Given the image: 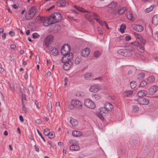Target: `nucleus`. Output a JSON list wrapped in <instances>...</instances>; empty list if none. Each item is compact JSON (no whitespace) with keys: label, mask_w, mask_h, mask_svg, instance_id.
I'll list each match as a JSON object with an SVG mask.
<instances>
[{"label":"nucleus","mask_w":158,"mask_h":158,"mask_svg":"<svg viewBox=\"0 0 158 158\" xmlns=\"http://www.w3.org/2000/svg\"><path fill=\"white\" fill-rule=\"evenodd\" d=\"M74 7L77 10L82 12H86L85 15V18L88 19L89 21L93 22L94 20V14L95 13H91L88 12L87 11L85 10L84 8L78 7L77 6H74Z\"/></svg>","instance_id":"f257e3e1"},{"label":"nucleus","mask_w":158,"mask_h":158,"mask_svg":"<svg viewBox=\"0 0 158 158\" xmlns=\"http://www.w3.org/2000/svg\"><path fill=\"white\" fill-rule=\"evenodd\" d=\"M36 23H40L41 21L43 22V25L45 26H47L48 25L53 24L50 17H37L35 20Z\"/></svg>","instance_id":"f03ea898"},{"label":"nucleus","mask_w":158,"mask_h":158,"mask_svg":"<svg viewBox=\"0 0 158 158\" xmlns=\"http://www.w3.org/2000/svg\"><path fill=\"white\" fill-rule=\"evenodd\" d=\"M82 106L81 102L79 100L77 99L72 100L71 101L70 104L69 106V108L71 110L74 108L81 109Z\"/></svg>","instance_id":"7ed1b4c3"},{"label":"nucleus","mask_w":158,"mask_h":158,"mask_svg":"<svg viewBox=\"0 0 158 158\" xmlns=\"http://www.w3.org/2000/svg\"><path fill=\"white\" fill-rule=\"evenodd\" d=\"M49 17L53 24L59 22L62 19L61 15L58 12H56L52 14Z\"/></svg>","instance_id":"20e7f679"},{"label":"nucleus","mask_w":158,"mask_h":158,"mask_svg":"<svg viewBox=\"0 0 158 158\" xmlns=\"http://www.w3.org/2000/svg\"><path fill=\"white\" fill-rule=\"evenodd\" d=\"M36 10L35 7H32L29 9L28 13L25 14V16L27 19L29 20L31 19L35 15Z\"/></svg>","instance_id":"39448f33"},{"label":"nucleus","mask_w":158,"mask_h":158,"mask_svg":"<svg viewBox=\"0 0 158 158\" xmlns=\"http://www.w3.org/2000/svg\"><path fill=\"white\" fill-rule=\"evenodd\" d=\"M84 104L86 107L91 109H94L96 107L95 103L89 99H85L84 100Z\"/></svg>","instance_id":"423d86ee"},{"label":"nucleus","mask_w":158,"mask_h":158,"mask_svg":"<svg viewBox=\"0 0 158 158\" xmlns=\"http://www.w3.org/2000/svg\"><path fill=\"white\" fill-rule=\"evenodd\" d=\"M63 55V56L61 59V61L63 63L71 61V60L73 59V55L72 53H69L68 54Z\"/></svg>","instance_id":"0eeeda50"},{"label":"nucleus","mask_w":158,"mask_h":158,"mask_svg":"<svg viewBox=\"0 0 158 158\" xmlns=\"http://www.w3.org/2000/svg\"><path fill=\"white\" fill-rule=\"evenodd\" d=\"M70 50V47L68 44H64L61 49V53L63 55L68 54Z\"/></svg>","instance_id":"6e6552de"},{"label":"nucleus","mask_w":158,"mask_h":158,"mask_svg":"<svg viewBox=\"0 0 158 158\" xmlns=\"http://www.w3.org/2000/svg\"><path fill=\"white\" fill-rule=\"evenodd\" d=\"M101 89V87L98 84H95L91 86L89 89V91L92 92L97 93Z\"/></svg>","instance_id":"1a4fd4ad"},{"label":"nucleus","mask_w":158,"mask_h":158,"mask_svg":"<svg viewBox=\"0 0 158 158\" xmlns=\"http://www.w3.org/2000/svg\"><path fill=\"white\" fill-rule=\"evenodd\" d=\"M53 36L51 35H49L45 38L44 43L45 45L47 47H48L49 44L52 41Z\"/></svg>","instance_id":"9d476101"},{"label":"nucleus","mask_w":158,"mask_h":158,"mask_svg":"<svg viewBox=\"0 0 158 158\" xmlns=\"http://www.w3.org/2000/svg\"><path fill=\"white\" fill-rule=\"evenodd\" d=\"M131 27L134 30L138 32H141L143 29V27L141 25L133 24L131 25Z\"/></svg>","instance_id":"9b49d317"},{"label":"nucleus","mask_w":158,"mask_h":158,"mask_svg":"<svg viewBox=\"0 0 158 158\" xmlns=\"http://www.w3.org/2000/svg\"><path fill=\"white\" fill-rule=\"evenodd\" d=\"M137 101L139 104L143 105H148L149 102L148 99L143 98H139Z\"/></svg>","instance_id":"f8f14e48"},{"label":"nucleus","mask_w":158,"mask_h":158,"mask_svg":"<svg viewBox=\"0 0 158 158\" xmlns=\"http://www.w3.org/2000/svg\"><path fill=\"white\" fill-rule=\"evenodd\" d=\"M90 52L89 48H86L81 51V55L84 57H85L88 56Z\"/></svg>","instance_id":"ddd939ff"},{"label":"nucleus","mask_w":158,"mask_h":158,"mask_svg":"<svg viewBox=\"0 0 158 158\" xmlns=\"http://www.w3.org/2000/svg\"><path fill=\"white\" fill-rule=\"evenodd\" d=\"M63 66L64 69L67 71L73 65V63L71 61H69V62L64 63Z\"/></svg>","instance_id":"4468645a"},{"label":"nucleus","mask_w":158,"mask_h":158,"mask_svg":"<svg viewBox=\"0 0 158 158\" xmlns=\"http://www.w3.org/2000/svg\"><path fill=\"white\" fill-rule=\"evenodd\" d=\"M118 53L119 55L125 56H129V52L126 49H119L118 51Z\"/></svg>","instance_id":"2eb2a0df"},{"label":"nucleus","mask_w":158,"mask_h":158,"mask_svg":"<svg viewBox=\"0 0 158 158\" xmlns=\"http://www.w3.org/2000/svg\"><path fill=\"white\" fill-rule=\"evenodd\" d=\"M69 5V3L64 0H61L58 2L57 5L59 7H65Z\"/></svg>","instance_id":"dca6fc26"},{"label":"nucleus","mask_w":158,"mask_h":158,"mask_svg":"<svg viewBox=\"0 0 158 158\" xmlns=\"http://www.w3.org/2000/svg\"><path fill=\"white\" fill-rule=\"evenodd\" d=\"M158 89V87L156 85H154L152 86L149 89V93L150 95L153 94Z\"/></svg>","instance_id":"f3484780"},{"label":"nucleus","mask_w":158,"mask_h":158,"mask_svg":"<svg viewBox=\"0 0 158 158\" xmlns=\"http://www.w3.org/2000/svg\"><path fill=\"white\" fill-rule=\"evenodd\" d=\"M80 147L77 144L73 143L69 147V149L71 151H78L80 150Z\"/></svg>","instance_id":"a211bd4d"},{"label":"nucleus","mask_w":158,"mask_h":158,"mask_svg":"<svg viewBox=\"0 0 158 158\" xmlns=\"http://www.w3.org/2000/svg\"><path fill=\"white\" fill-rule=\"evenodd\" d=\"M99 113L103 116L107 114L108 111L105 107H101L99 109Z\"/></svg>","instance_id":"6ab92c4d"},{"label":"nucleus","mask_w":158,"mask_h":158,"mask_svg":"<svg viewBox=\"0 0 158 158\" xmlns=\"http://www.w3.org/2000/svg\"><path fill=\"white\" fill-rule=\"evenodd\" d=\"M105 108L109 111H111L113 108L112 105L109 102H106L104 105Z\"/></svg>","instance_id":"aec40b11"},{"label":"nucleus","mask_w":158,"mask_h":158,"mask_svg":"<svg viewBox=\"0 0 158 158\" xmlns=\"http://www.w3.org/2000/svg\"><path fill=\"white\" fill-rule=\"evenodd\" d=\"M133 91H126L123 92L122 94L123 96L124 97H129L133 94Z\"/></svg>","instance_id":"412c9836"},{"label":"nucleus","mask_w":158,"mask_h":158,"mask_svg":"<svg viewBox=\"0 0 158 158\" xmlns=\"http://www.w3.org/2000/svg\"><path fill=\"white\" fill-rule=\"evenodd\" d=\"M127 16L129 20L131 21H134V18L133 16L132 13L130 11L128 10L127 11Z\"/></svg>","instance_id":"4be33fe9"},{"label":"nucleus","mask_w":158,"mask_h":158,"mask_svg":"<svg viewBox=\"0 0 158 158\" xmlns=\"http://www.w3.org/2000/svg\"><path fill=\"white\" fill-rule=\"evenodd\" d=\"M152 22L156 26L158 24V15H156L153 16Z\"/></svg>","instance_id":"5701e85b"},{"label":"nucleus","mask_w":158,"mask_h":158,"mask_svg":"<svg viewBox=\"0 0 158 158\" xmlns=\"http://www.w3.org/2000/svg\"><path fill=\"white\" fill-rule=\"evenodd\" d=\"M94 19H96V20L101 25L103 26L104 24L105 25L106 22L105 21L103 22L98 18V15H97L96 14H94Z\"/></svg>","instance_id":"b1692460"},{"label":"nucleus","mask_w":158,"mask_h":158,"mask_svg":"<svg viewBox=\"0 0 158 158\" xmlns=\"http://www.w3.org/2000/svg\"><path fill=\"white\" fill-rule=\"evenodd\" d=\"M72 134L73 136L78 137L81 136L82 133L80 131L75 130L72 131Z\"/></svg>","instance_id":"393cba45"},{"label":"nucleus","mask_w":158,"mask_h":158,"mask_svg":"<svg viewBox=\"0 0 158 158\" xmlns=\"http://www.w3.org/2000/svg\"><path fill=\"white\" fill-rule=\"evenodd\" d=\"M147 93V92L146 90H142L139 91L137 94L138 96L141 98L146 95Z\"/></svg>","instance_id":"a878e982"},{"label":"nucleus","mask_w":158,"mask_h":158,"mask_svg":"<svg viewBox=\"0 0 158 158\" xmlns=\"http://www.w3.org/2000/svg\"><path fill=\"white\" fill-rule=\"evenodd\" d=\"M82 58L81 56L77 57L75 60V63L76 64H79L82 61Z\"/></svg>","instance_id":"bb28decb"},{"label":"nucleus","mask_w":158,"mask_h":158,"mask_svg":"<svg viewBox=\"0 0 158 158\" xmlns=\"http://www.w3.org/2000/svg\"><path fill=\"white\" fill-rule=\"evenodd\" d=\"M117 5V3L114 1H113L111 2L108 4L107 6L110 8H115Z\"/></svg>","instance_id":"cd10ccee"},{"label":"nucleus","mask_w":158,"mask_h":158,"mask_svg":"<svg viewBox=\"0 0 158 158\" xmlns=\"http://www.w3.org/2000/svg\"><path fill=\"white\" fill-rule=\"evenodd\" d=\"M70 122L71 124L73 126H75L78 124V122L77 120L73 118H71L70 121Z\"/></svg>","instance_id":"c85d7f7f"},{"label":"nucleus","mask_w":158,"mask_h":158,"mask_svg":"<svg viewBox=\"0 0 158 158\" xmlns=\"http://www.w3.org/2000/svg\"><path fill=\"white\" fill-rule=\"evenodd\" d=\"M92 76V74L90 73H86L84 75V78L85 80H89L90 79Z\"/></svg>","instance_id":"c756f323"},{"label":"nucleus","mask_w":158,"mask_h":158,"mask_svg":"<svg viewBox=\"0 0 158 158\" xmlns=\"http://www.w3.org/2000/svg\"><path fill=\"white\" fill-rule=\"evenodd\" d=\"M92 98L95 100H98L101 98L100 96L98 94H92Z\"/></svg>","instance_id":"7c9ffc66"},{"label":"nucleus","mask_w":158,"mask_h":158,"mask_svg":"<svg viewBox=\"0 0 158 158\" xmlns=\"http://www.w3.org/2000/svg\"><path fill=\"white\" fill-rule=\"evenodd\" d=\"M58 50L56 48H53L51 52V53L52 55L55 56L58 54Z\"/></svg>","instance_id":"2f4dec72"},{"label":"nucleus","mask_w":158,"mask_h":158,"mask_svg":"<svg viewBox=\"0 0 158 158\" xmlns=\"http://www.w3.org/2000/svg\"><path fill=\"white\" fill-rule=\"evenodd\" d=\"M126 50L129 52V56L130 55V52H134L135 51V48L131 46H129L127 48Z\"/></svg>","instance_id":"473e14b6"},{"label":"nucleus","mask_w":158,"mask_h":158,"mask_svg":"<svg viewBox=\"0 0 158 158\" xmlns=\"http://www.w3.org/2000/svg\"><path fill=\"white\" fill-rule=\"evenodd\" d=\"M28 90L29 94L31 95L34 92L33 88L31 85L28 86Z\"/></svg>","instance_id":"72a5a7b5"},{"label":"nucleus","mask_w":158,"mask_h":158,"mask_svg":"<svg viewBox=\"0 0 158 158\" xmlns=\"http://www.w3.org/2000/svg\"><path fill=\"white\" fill-rule=\"evenodd\" d=\"M139 45L137 47L138 50L142 53L144 52V47L143 45Z\"/></svg>","instance_id":"f704fd0d"},{"label":"nucleus","mask_w":158,"mask_h":158,"mask_svg":"<svg viewBox=\"0 0 158 158\" xmlns=\"http://www.w3.org/2000/svg\"><path fill=\"white\" fill-rule=\"evenodd\" d=\"M126 28V25L124 24H122L120 27V31L121 33H123L124 32V30Z\"/></svg>","instance_id":"c9c22d12"},{"label":"nucleus","mask_w":158,"mask_h":158,"mask_svg":"<svg viewBox=\"0 0 158 158\" xmlns=\"http://www.w3.org/2000/svg\"><path fill=\"white\" fill-rule=\"evenodd\" d=\"M127 10V9L125 7H123L118 11V14L119 15H122L123 14L125 11Z\"/></svg>","instance_id":"e433bc0d"},{"label":"nucleus","mask_w":158,"mask_h":158,"mask_svg":"<svg viewBox=\"0 0 158 158\" xmlns=\"http://www.w3.org/2000/svg\"><path fill=\"white\" fill-rule=\"evenodd\" d=\"M130 85L131 88L134 89L136 86L137 83L135 81H133L130 82Z\"/></svg>","instance_id":"4c0bfd02"},{"label":"nucleus","mask_w":158,"mask_h":158,"mask_svg":"<svg viewBox=\"0 0 158 158\" xmlns=\"http://www.w3.org/2000/svg\"><path fill=\"white\" fill-rule=\"evenodd\" d=\"M155 80V77L152 76L150 77H149L148 79V83H151L152 82H153Z\"/></svg>","instance_id":"58836bf2"},{"label":"nucleus","mask_w":158,"mask_h":158,"mask_svg":"<svg viewBox=\"0 0 158 158\" xmlns=\"http://www.w3.org/2000/svg\"><path fill=\"white\" fill-rule=\"evenodd\" d=\"M154 7V5H151L150 7L147 8L145 10V12L147 13H149L153 10Z\"/></svg>","instance_id":"ea45409f"},{"label":"nucleus","mask_w":158,"mask_h":158,"mask_svg":"<svg viewBox=\"0 0 158 158\" xmlns=\"http://www.w3.org/2000/svg\"><path fill=\"white\" fill-rule=\"evenodd\" d=\"M145 76V74L144 73H139L138 76V78L139 79H142L144 78Z\"/></svg>","instance_id":"a19ab883"},{"label":"nucleus","mask_w":158,"mask_h":158,"mask_svg":"<svg viewBox=\"0 0 158 158\" xmlns=\"http://www.w3.org/2000/svg\"><path fill=\"white\" fill-rule=\"evenodd\" d=\"M101 54V52L98 51H95L94 53V57L96 58L98 57Z\"/></svg>","instance_id":"79ce46f5"},{"label":"nucleus","mask_w":158,"mask_h":158,"mask_svg":"<svg viewBox=\"0 0 158 158\" xmlns=\"http://www.w3.org/2000/svg\"><path fill=\"white\" fill-rule=\"evenodd\" d=\"M44 134L46 136L49 135L50 134V130L48 128H46L44 130Z\"/></svg>","instance_id":"37998d69"},{"label":"nucleus","mask_w":158,"mask_h":158,"mask_svg":"<svg viewBox=\"0 0 158 158\" xmlns=\"http://www.w3.org/2000/svg\"><path fill=\"white\" fill-rule=\"evenodd\" d=\"M148 82H147L145 81H142L140 84V86L143 87L146 86L147 85Z\"/></svg>","instance_id":"c03bdc74"},{"label":"nucleus","mask_w":158,"mask_h":158,"mask_svg":"<svg viewBox=\"0 0 158 158\" xmlns=\"http://www.w3.org/2000/svg\"><path fill=\"white\" fill-rule=\"evenodd\" d=\"M47 107L48 110L49 111L50 110L52 112V103L51 102H48V104Z\"/></svg>","instance_id":"a18cd8bd"},{"label":"nucleus","mask_w":158,"mask_h":158,"mask_svg":"<svg viewBox=\"0 0 158 158\" xmlns=\"http://www.w3.org/2000/svg\"><path fill=\"white\" fill-rule=\"evenodd\" d=\"M134 34L135 37L138 40L140 39V38H141V37H142L141 35L139 34L136 32H135L134 33Z\"/></svg>","instance_id":"49530a36"},{"label":"nucleus","mask_w":158,"mask_h":158,"mask_svg":"<svg viewBox=\"0 0 158 158\" xmlns=\"http://www.w3.org/2000/svg\"><path fill=\"white\" fill-rule=\"evenodd\" d=\"M139 40L141 43V45H144L146 42L145 40L142 37Z\"/></svg>","instance_id":"de8ad7c7"},{"label":"nucleus","mask_w":158,"mask_h":158,"mask_svg":"<svg viewBox=\"0 0 158 158\" xmlns=\"http://www.w3.org/2000/svg\"><path fill=\"white\" fill-rule=\"evenodd\" d=\"M98 34L101 36H102L103 34V31L100 27H98Z\"/></svg>","instance_id":"09e8293b"},{"label":"nucleus","mask_w":158,"mask_h":158,"mask_svg":"<svg viewBox=\"0 0 158 158\" xmlns=\"http://www.w3.org/2000/svg\"><path fill=\"white\" fill-rule=\"evenodd\" d=\"M35 60V61L36 63L40 64V57L39 55H37L36 56Z\"/></svg>","instance_id":"8fccbe9b"},{"label":"nucleus","mask_w":158,"mask_h":158,"mask_svg":"<svg viewBox=\"0 0 158 158\" xmlns=\"http://www.w3.org/2000/svg\"><path fill=\"white\" fill-rule=\"evenodd\" d=\"M139 108L138 107L136 106H133V111L134 112H136L138 111Z\"/></svg>","instance_id":"3c124183"},{"label":"nucleus","mask_w":158,"mask_h":158,"mask_svg":"<svg viewBox=\"0 0 158 158\" xmlns=\"http://www.w3.org/2000/svg\"><path fill=\"white\" fill-rule=\"evenodd\" d=\"M22 110L25 113H26L27 111V109L25 107V105L23 104V103H22Z\"/></svg>","instance_id":"603ef678"},{"label":"nucleus","mask_w":158,"mask_h":158,"mask_svg":"<svg viewBox=\"0 0 158 158\" xmlns=\"http://www.w3.org/2000/svg\"><path fill=\"white\" fill-rule=\"evenodd\" d=\"M39 35L36 33H35L32 35L33 38L34 39L38 38L39 37Z\"/></svg>","instance_id":"864d4df0"},{"label":"nucleus","mask_w":158,"mask_h":158,"mask_svg":"<svg viewBox=\"0 0 158 158\" xmlns=\"http://www.w3.org/2000/svg\"><path fill=\"white\" fill-rule=\"evenodd\" d=\"M37 131L38 133V134L39 135H40V137H41V138H42V139H43V141L44 142H46V140L42 136V135L41 134V133L38 130H37Z\"/></svg>","instance_id":"5fc2aeb1"},{"label":"nucleus","mask_w":158,"mask_h":158,"mask_svg":"<svg viewBox=\"0 0 158 158\" xmlns=\"http://www.w3.org/2000/svg\"><path fill=\"white\" fill-rule=\"evenodd\" d=\"M56 107H57L58 109H60V104L59 102H57L56 103Z\"/></svg>","instance_id":"6e6d98bb"},{"label":"nucleus","mask_w":158,"mask_h":158,"mask_svg":"<svg viewBox=\"0 0 158 158\" xmlns=\"http://www.w3.org/2000/svg\"><path fill=\"white\" fill-rule=\"evenodd\" d=\"M55 136V133L54 132H52L50 135H49V138L50 139L53 138Z\"/></svg>","instance_id":"4d7b16f0"},{"label":"nucleus","mask_w":158,"mask_h":158,"mask_svg":"<svg viewBox=\"0 0 158 158\" xmlns=\"http://www.w3.org/2000/svg\"><path fill=\"white\" fill-rule=\"evenodd\" d=\"M4 71V69L2 67V64L0 63V73H3Z\"/></svg>","instance_id":"13d9d810"},{"label":"nucleus","mask_w":158,"mask_h":158,"mask_svg":"<svg viewBox=\"0 0 158 158\" xmlns=\"http://www.w3.org/2000/svg\"><path fill=\"white\" fill-rule=\"evenodd\" d=\"M19 91L21 93H23V92L24 87L23 85H22L20 87Z\"/></svg>","instance_id":"bf43d9fd"},{"label":"nucleus","mask_w":158,"mask_h":158,"mask_svg":"<svg viewBox=\"0 0 158 158\" xmlns=\"http://www.w3.org/2000/svg\"><path fill=\"white\" fill-rule=\"evenodd\" d=\"M98 80L100 82H102V77H99L93 79V80Z\"/></svg>","instance_id":"052dcab7"},{"label":"nucleus","mask_w":158,"mask_h":158,"mask_svg":"<svg viewBox=\"0 0 158 158\" xmlns=\"http://www.w3.org/2000/svg\"><path fill=\"white\" fill-rule=\"evenodd\" d=\"M154 38L156 40L158 39V31L155 32L154 35Z\"/></svg>","instance_id":"680f3d73"},{"label":"nucleus","mask_w":158,"mask_h":158,"mask_svg":"<svg viewBox=\"0 0 158 158\" xmlns=\"http://www.w3.org/2000/svg\"><path fill=\"white\" fill-rule=\"evenodd\" d=\"M125 39L126 41H128L131 39V37L129 35H127L125 37Z\"/></svg>","instance_id":"e2e57ef3"},{"label":"nucleus","mask_w":158,"mask_h":158,"mask_svg":"<svg viewBox=\"0 0 158 158\" xmlns=\"http://www.w3.org/2000/svg\"><path fill=\"white\" fill-rule=\"evenodd\" d=\"M9 86L10 89L12 91H13L14 90V88L13 85H12L11 84H9Z\"/></svg>","instance_id":"0e129e2a"},{"label":"nucleus","mask_w":158,"mask_h":158,"mask_svg":"<svg viewBox=\"0 0 158 158\" xmlns=\"http://www.w3.org/2000/svg\"><path fill=\"white\" fill-rule=\"evenodd\" d=\"M102 115L100 114L99 113V114L98 115V117L101 120H103L104 119V117L102 116Z\"/></svg>","instance_id":"69168bd1"},{"label":"nucleus","mask_w":158,"mask_h":158,"mask_svg":"<svg viewBox=\"0 0 158 158\" xmlns=\"http://www.w3.org/2000/svg\"><path fill=\"white\" fill-rule=\"evenodd\" d=\"M19 118L20 121L21 122H23L24 119H23V117L22 115H20L19 116Z\"/></svg>","instance_id":"338daca9"},{"label":"nucleus","mask_w":158,"mask_h":158,"mask_svg":"<svg viewBox=\"0 0 158 158\" xmlns=\"http://www.w3.org/2000/svg\"><path fill=\"white\" fill-rule=\"evenodd\" d=\"M16 47V46L15 44H12L10 45V48L12 49L15 48Z\"/></svg>","instance_id":"774afa93"}]
</instances>
